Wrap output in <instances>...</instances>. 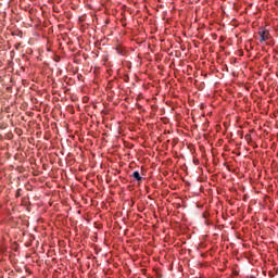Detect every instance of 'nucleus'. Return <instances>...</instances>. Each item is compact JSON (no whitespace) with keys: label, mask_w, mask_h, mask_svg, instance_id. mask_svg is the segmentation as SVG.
Segmentation results:
<instances>
[{"label":"nucleus","mask_w":278,"mask_h":278,"mask_svg":"<svg viewBox=\"0 0 278 278\" xmlns=\"http://www.w3.org/2000/svg\"><path fill=\"white\" fill-rule=\"evenodd\" d=\"M144 270H147V269H141V273H144Z\"/></svg>","instance_id":"7ed1b4c3"},{"label":"nucleus","mask_w":278,"mask_h":278,"mask_svg":"<svg viewBox=\"0 0 278 278\" xmlns=\"http://www.w3.org/2000/svg\"><path fill=\"white\" fill-rule=\"evenodd\" d=\"M258 35L261 36V42H266V40H268L270 33H268V30H260Z\"/></svg>","instance_id":"f257e3e1"},{"label":"nucleus","mask_w":278,"mask_h":278,"mask_svg":"<svg viewBox=\"0 0 278 278\" xmlns=\"http://www.w3.org/2000/svg\"><path fill=\"white\" fill-rule=\"evenodd\" d=\"M134 177L136 178L137 181H140V173L135 172Z\"/></svg>","instance_id":"f03ea898"}]
</instances>
